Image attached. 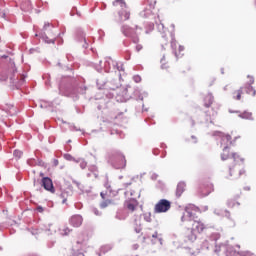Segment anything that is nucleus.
Returning <instances> with one entry per match:
<instances>
[{"label": "nucleus", "mask_w": 256, "mask_h": 256, "mask_svg": "<svg viewBox=\"0 0 256 256\" xmlns=\"http://www.w3.org/2000/svg\"><path fill=\"white\" fill-rule=\"evenodd\" d=\"M193 211H197V208H195V206L187 207L185 213L182 216V221H188V223H192L191 229L195 233H201V231H203L205 227L203 226V224H201V222H197L193 220L194 219L193 215H195V212Z\"/></svg>", "instance_id": "1"}, {"label": "nucleus", "mask_w": 256, "mask_h": 256, "mask_svg": "<svg viewBox=\"0 0 256 256\" xmlns=\"http://www.w3.org/2000/svg\"><path fill=\"white\" fill-rule=\"evenodd\" d=\"M219 136L222 137L221 145L224 146L223 153L221 154L222 161H226V159L229 157V145H231V136L225 135L223 133H219Z\"/></svg>", "instance_id": "2"}, {"label": "nucleus", "mask_w": 256, "mask_h": 256, "mask_svg": "<svg viewBox=\"0 0 256 256\" xmlns=\"http://www.w3.org/2000/svg\"><path fill=\"white\" fill-rule=\"evenodd\" d=\"M171 209V202L168 200H160L156 205H155V213H167Z\"/></svg>", "instance_id": "3"}, {"label": "nucleus", "mask_w": 256, "mask_h": 256, "mask_svg": "<svg viewBox=\"0 0 256 256\" xmlns=\"http://www.w3.org/2000/svg\"><path fill=\"white\" fill-rule=\"evenodd\" d=\"M42 185L46 191H50V193H55V188H53V181L50 178H43Z\"/></svg>", "instance_id": "4"}, {"label": "nucleus", "mask_w": 256, "mask_h": 256, "mask_svg": "<svg viewBox=\"0 0 256 256\" xmlns=\"http://www.w3.org/2000/svg\"><path fill=\"white\" fill-rule=\"evenodd\" d=\"M70 222L74 227H81L83 218L80 215H76L71 218Z\"/></svg>", "instance_id": "5"}, {"label": "nucleus", "mask_w": 256, "mask_h": 256, "mask_svg": "<svg viewBox=\"0 0 256 256\" xmlns=\"http://www.w3.org/2000/svg\"><path fill=\"white\" fill-rule=\"evenodd\" d=\"M186 239L193 243V241L197 240V232L193 231L192 229H188L185 233Z\"/></svg>", "instance_id": "6"}, {"label": "nucleus", "mask_w": 256, "mask_h": 256, "mask_svg": "<svg viewBox=\"0 0 256 256\" xmlns=\"http://www.w3.org/2000/svg\"><path fill=\"white\" fill-rule=\"evenodd\" d=\"M185 191V183L180 182L176 189V195L177 197H181L183 195V192Z\"/></svg>", "instance_id": "7"}, {"label": "nucleus", "mask_w": 256, "mask_h": 256, "mask_svg": "<svg viewBox=\"0 0 256 256\" xmlns=\"http://www.w3.org/2000/svg\"><path fill=\"white\" fill-rule=\"evenodd\" d=\"M239 117H241V119H253V114L249 112H244L242 114H239Z\"/></svg>", "instance_id": "8"}, {"label": "nucleus", "mask_w": 256, "mask_h": 256, "mask_svg": "<svg viewBox=\"0 0 256 256\" xmlns=\"http://www.w3.org/2000/svg\"><path fill=\"white\" fill-rule=\"evenodd\" d=\"M48 231H50L51 235H53V233H57V225L55 224H50Z\"/></svg>", "instance_id": "9"}, {"label": "nucleus", "mask_w": 256, "mask_h": 256, "mask_svg": "<svg viewBox=\"0 0 256 256\" xmlns=\"http://www.w3.org/2000/svg\"><path fill=\"white\" fill-rule=\"evenodd\" d=\"M152 237H153V239H154V240H153L154 243H157V239H158L160 245L163 244V242L161 241V238L159 237V234L155 233V234L152 235Z\"/></svg>", "instance_id": "10"}, {"label": "nucleus", "mask_w": 256, "mask_h": 256, "mask_svg": "<svg viewBox=\"0 0 256 256\" xmlns=\"http://www.w3.org/2000/svg\"><path fill=\"white\" fill-rule=\"evenodd\" d=\"M127 207L129 209V211H135V208L137 207V204L135 202L128 203Z\"/></svg>", "instance_id": "11"}, {"label": "nucleus", "mask_w": 256, "mask_h": 256, "mask_svg": "<svg viewBox=\"0 0 256 256\" xmlns=\"http://www.w3.org/2000/svg\"><path fill=\"white\" fill-rule=\"evenodd\" d=\"M21 155H23V152H21V150H15L14 151V157H17L18 159H21Z\"/></svg>", "instance_id": "12"}, {"label": "nucleus", "mask_w": 256, "mask_h": 256, "mask_svg": "<svg viewBox=\"0 0 256 256\" xmlns=\"http://www.w3.org/2000/svg\"><path fill=\"white\" fill-rule=\"evenodd\" d=\"M144 219L147 221V223H151V213H145Z\"/></svg>", "instance_id": "13"}, {"label": "nucleus", "mask_w": 256, "mask_h": 256, "mask_svg": "<svg viewBox=\"0 0 256 256\" xmlns=\"http://www.w3.org/2000/svg\"><path fill=\"white\" fill-rule=\"evenodd\" d=\"M208 99V103H205L206 107H209V105H211V103H213V96L209 95L207 96Z\"/></svg>", "instance_id": "14"}, {"label": "nucleus", "mask_w": 256, "mask_h": 256, "mask_svg": "<svg viewBox=\"0 0 256 256\" xmlns=\"http://www.w3.org/2000/svg\"><path fill=\"white\" fill-rule=\"evenodd\" d=\"M247 93H248L249 95H251V93H252L253 96L256 95V91H255V89H253V87L248 88Z\"/></svg>", "instance_id": "15"}, {"label": "nucleus", "mask_w": 256, "mask_h": 256, "mask_svg": "<svg viewBox=\"0 0 256 256\" xmlns=\"http://www.w3.org/2000/svg\"><path fill=\"white\" fill-rule=\"evenodd\" d=\"M69 228H65L64 230H60L61 235H69Z\"/></svg>", "instance_id": "16"}, {"label": "nucleus", "mask_w": 256, "mask_h": 256, "mask_svg": "<svg viewBox=\"0 0 256 256\" xmlns=\"http://www.w3.org/2000/svg\"><path fill=\"white\" fill-rule=\"evenodd\" d=\"M80 167L81 169H85V167H87V162H85L84 160H81Z\"/></svg>", "instance_id": "17"}, {"label": "nucleus", "mask_w": 256, "mask_h": 256, "mask_svg": "<svg viewBox=\"0 0 256 256\" xmlns=\"http://www.w3.org/2000/svg\"><path fill=\"white\" fill-rule=\"evenodd\" d=\"M135 83H141V76H134Z\"/></svg>", "instance_id": "18"}, {"label": "nucleus", "mask_w": 256, "mask_h": 256, "mask_svg": "<svg viewBox=\"0 0 256 256\" xmlns=\"http://www.w3.org/2000/svg\"><path fill=\"white\" fill-rule=\"evenodd\" d=\"M241 93H242V91L241 90H238L237 92H236V99L239 101V99H241Z\"/></svg>", "instance_id": "19"}, {"label": "nucleus", "mask_w": 256, "mask_h": 256, "mask_svg": "<svg viewBox=\"0 0 256 256\" xmlns=\"http://www.w3.org/2000/svg\"><path fill=\"white\" fill-rule=\"evenodd\" d=\"M64 157L67 159V161H73V157L69 154H65Z\"/></svg>", "instance_id": "20"}, {"label": "nucleus", "mask_w": 256, "mask_h": 256, "mask_svg": "<svg viewBox=\"0 0 256 256\" xmlns=\"http://www.w3.org/2000/svg\"><path fill=\"white\" fill-rule=\"evenodd\" d=\"M114 5H121V7H123V5H125V3H123V1L118 0L114 2Z\"/></svg>", "instance_id": "21"}, {"label": "nucleus", "mask_w": 256, "mask_h": 256, "mask_svg": "<svg viewBox=\"0 0 256 256\" xmlns=\"http://www.w3.org/2000/svg\"><path fill=\"white\" fill-rule=\"evenodd\" d=\"M109 205V201L103 202L100 206L102 207V209H105V207H107Z\"/></svg>", "instance_id": "22"}, {"label": "nucleus", "mask_w": 256, "mask_h": 256, "mask_svg": "<svg viewBox=\"0 0 256 256\" xmlns=\"http://www.w3.org/2000/svg\"><path fill=\"white\" fill-rule=\"evenodd\" d=\"M248 79H249L248 83H250V85H253V83H255V80L253 79V77L248 76Z\"/></svg>", "instance_id": "23"}, {"label": "nucleus", "mask_w": 256, "mask_h": 256, "mask_svg": "<svg viewBox=\"0 0 256 256\" xmlns=\"http://www.w3.org/2000/svg\"><path fill=\"white\" fill-rule=\"evenodd\" d=\"M37 211H39V213H43V207L39 206V207L37 208Z\"/></svg>", "instance_id": "24"}, {"label": "nucleus", "mask_w": 256, "mask_h": 256, "mask_svg": "<svg viewBox=\"0 0 256 256\" xmlns=\"http://www.w3.org/2000/svg\"><path fill=\"white\" fill-rule=\"evenodd\" d=\"M184 50H185V47L179 46V51H184Z\"/></svg>", "instance_id": "25"}, {"label": "nucleus", "mask_w": 256, "mask_h": 256, "mask_svg": "<svg viewBox=\"0 0 256 256\" xmlns=\"http://www.w3.org/2000/svg\"><path fill=\"white\" fill-rule=\"evenodd\" d=\"M117 69L118 71H123V66H118Z\"/></svg>", "instance_id": "26"}, {"label": "nucleus", "mask_w": 256, "mask_h": 256, "mask_svg": "<svg viewBox=\"0 0 256 256\" xmlns=\"http://www.w3.org/2000/svg\"><path fill=\"white\" fill-rule=\"evenodd\" d=\"M100 195H101L102 199H105V194L103 192H101Z\"/></svg>", "instance_id": "27"}, {"label": "nucleus", "mask_w": 256, "mask_h": 256, "mask_svg": "<svg viewBox=\"0 0 256 256\" xmlns=\"http://www.w3.org/2000/svg\"><path fill=\"white\" fill-rule=\"evenodd\" d=\"M77 256H85L84 253H78Z\"/></svg>", "instance_id": "28"}, {"label": "nucleus", "mask_w": 256, "mask_h": 256, "mask_svg": "<svg viewBox=\"0 0 256 256\" xmlns=\"http://www.w3.org/2000/svg\"><path fill=\"white\" fill-rule=\"evenodd\" d=\"M235 160H237V154H233Z\"/></svg>", "instance_id": "29"}, {"label": "nucleus", "mask_w": 256, "mask_h": 256, "mask_svg": "<svg viewBox=\"0 0 256 256\" xmlns=\"http://www.w3.org/2000/svg\"><path fill=\"white\" fill-rule=\"evenodd\" d=\"M95 215H99V211H95Z\"/></svg>", "instance_id": "30"}, {"label": "nucleus", "mask_w": 256, "mask_h": 256, "mask_svg": "<svg viewBox=\"0 0 256 256\" xmlns=\"http://www.w3.org/2000/svg\"><path fill=\"white\" fill-rule=\"evenodd\" d=\"M136 225H141V222L136 223Z\"/></svg>", "instance_id": "31"}, {"label": "nucleus", "mask_w": 256, "mask_h": 256, "mask_svg": "<svg viewBox=\"0 0 256 256\" xmlns=\"http://www.w3.org/2000/svg\"><path fill=\"white\" fill-rule=\"evenodd\" d=\"M130 195H132V196H133V192H131V193H130Z\"/></svg>", "instance_id": "32"}]
</instances>
